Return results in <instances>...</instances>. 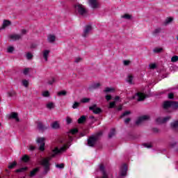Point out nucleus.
<instances>
[{
    "instance_id": "obj_1",
    "label": "nucleus",
    "mask_w": 178,
    "mask_h": 178,
    "mask_svg": "<svg viewBox=\"0 0 178 178\" xmlns=\"http://www.w3.org/2000/svg\"><path fill=\"white\" fill-rule=\"evenodd\" d=\"M79 133V129L77 128H73L70 129V132L67 134L66 137L61 138L59 139V143L60 144H63V147H61L60 149L58 147H56L54 149L52 150V158H55L58 154H63V152H66V150L69 148V146L66 145V143H68V144H70L72 141H73V136H76Z\"/></svg>"
},
{
    "instance_id": "obj_2",
    "label": "nucleus",
    "mask_w": 178,
    "mask_h": 178,
    "mask_svg": "<svg viewBox=\"0 0 178 178\" xmlns=\"http://www.w3.org/2000/svg\"><path fill=\"white\" fill-rule=\"evenodd\" d=\"M101 136H102V131L98 132L97 134L95 136H92L89 137V138L88 139V145L89 147H95V144H97Z\"/></svg>"
},
{
    "instance_id": "obj_3",
    "label": "nucleus",
    "mask_w": 178,
    "mask_h": 178,
    "mask_svg": "<svg viewBox=\"0 0 178 178\" xmlns=\"http://www.w3.org/2000/svg\"><path fill=\"white\" fill-rule=\"evenodd\" d=\"M75 13L80 15L81 16H84L87 13V9L83 6V4L76 3L74 6Z\"/></svg>"
},
{
    "instance_id": "obj_4",
    "label": "nucleus",
    "mask_w": 178,
    "mask_h": 178,
    "mask_svg": "<svg viewBox=\"0 0 178 178\" xmlns=\"http://www.w3.org/2000/svg\"><path fill=\"white\" fill-rule=\"evenodd\" d=\"M40 165L44 167V171L42 175L44 176H47L48 175V172L50 170L49 168V160L47 159H43L40 161Z\"/></svg>"
},
{
    "instance_id": "obj_5",
    "label": "nucleus",
    "mask_w": 178,
    "mask_h": 178,
    "mask_svg": "<svg viewBox=\"0 0 178 178\" xmlns=\"http://www.w3.org/2000/svg\"><path fill=\"white\" fill-rule=\"evenodd\" d=\"M145 120H149V115H142L138 118V119L136 121V126H140L143 122Z\"/></svg>"
},
{
    "instance_id": "obj_6",
    "label": "nucleus",
    "mask_w": 178,
    "mask_h": 178,
    "mask_svg": "<svg viewBox=\"0 0 178 178\" xmlns=\"http://www.w3.org/2000/svg\"><path fill=\"white\" fill-rule=\"evenodd\" d=\"M45 138H38L37 139L38 144H40L39 149L40 151H44L45 149Z\"/></svg>"
},
{
    "instance_id": "obj_7",
    "label": "nucleus",
    "mask_w": 178,
    "mask_h": 178,
    "mask_svg": "<svg viewBox=\"0 0 178 178\" xmlns=\"http://www.w3.org/2000/svg\"><path fill=\"white\" fill-rule=\"evenodd\" d=\"M134 99H137L138 102L144 101L145 99V95L143 92H138L134 96Z\"/></svg>"
},
{
    "instance_id": "obj_8",
    "label": "nucleus",
    "mask_w": 178,
    "mask_h": 178,
    "mask_svg": "<svg viewBox=\"0 0 178 178\" xmlns=\"http://www.w3.org/2000/svg\"><path fill=\"white\" fill-rule=\"evenodd\" d=\"M169 120H170V116H167L165 118L159 117L158 118H156V122L159 124H162L163 123H166L167 122H169Z\"/></svg>"
},
{
    "instance_id": "obj_9",
    "label": "nucleus",
    "mask_w": 178,
    "mask_h": 178,
    "mask_svg": "<svg viewBox=\"0 0 178 178\" xmlns=\"http://www.w3.org/2000/svg\"><path fill=\"white\" fill-rule=\"evenodd\" d=\"M89 109H90V111H92V112L94 113H95V115H98L102 112V109H101L100 108H98L97 106V104H94V105L90 106Z\"/></svg>"
},
{
    "instance_id": "obj_10",
    "label": "nucleus",
    "mask_w": 178,
    "mask_h": 178,
    "mask_svg": "<svg viewBox=\"0 0 178 178\" xmlns=\"http://www.w3.org/2000/svg\"><path fill=\"white\" fill-rule=\"evenodd\" d=\"M91 30H92V26H91V25H86L83 30V37H88V34H90V31H91Z\"/></svg>"
},
{
    "instance_id": "obj_11",
    "label": "nucleus",
    "mask_w": 178,
    "mask_h": 178,
    "mask_svg": "<svg viewBox=\"0 0 178 178\" xmlns=\"http://www.w3.org/2000/svg\"><path fill=\"white\" fill-rule=\"evenodd\" d=\"M48 125H44L41 122H38V130H40V131H44V130H47L48 129Z\"/></svg>"
},
{
    "instance_id": "obj_12",
    "label": "nucleus",
    "mask_w": 178,
    "mask_h": 178,
    "mask_svg": "<svg viewBox=\"0 0 178 178\" xmlns=\"http://www.w3.org/2000/svg\"><path fill=\"white\" fill-rule=\"evenodd\" d=\"M127 173V165L126 164H124L120 169V176L122 177H124Z\"/></svg>"
},
{
    "instance_id": "obj_13",
    "label": "nucleus",
    "mask_w": 178,
    "mask_h": 178,
    "mask_svg": "<svg viewBox=\"0 0 178 178\" xmlns=\"http://www.w3.org/2000/svg\"><path fill=\"white\" fill-rule=\"evenodd\" d=\"M40 169H41L40 167H37L34 168L33 170L31 171L29 174V177H34V176H35V175H37L38 172H40Z\"/></svg>"
},
{
    "instance_id": "obj_14",
    "label": "nucleus",
    "mask_w": 178,
    "mask_h": 178,
    "mask_svg": "<svg viewBox=\"0 0 178 178\" xmlns=\"http://www.w3.org/2000/svg\"><path fill=\"white\" fill-rule=\"evenodd\" d=\"M163 108H164L165 111H169V109H172V102L170 101L165 102L163 103Z\"/></svg>"
},
{
    "instance_id": "obj_15",
    "label": "nucleus",
    "mask_w": 178,
    "mask_h": 178,
    "mask_svg": "<svg viewBox=\"0 0 178 178\" xmlns=\"http://www.w3.org/2000/svg\"><path fill=\"white\" fill-rule=\"evenodd\" d=\"M51 51L48 49H45L42 51V56L45 60V62H48V56H49V53Z\"/></svg>"
},
{
    "instance_id": "obj_16",
    "label": "nucleus",
    "mask_w": 178,
    "mask_h": 178,
    "mask_svg": "<svg viewBox=\"0 0 178 178\" xmlns=\"http://www.w3.org/2000/svg\"><path fill=\"white\" fill-rule=\"evenodd\" d=\"M89 3L92 9H97V8H98L97 0H89Z\"/></svg>"
},
{
    "instance_id": "obj_17",
    "label": "nucleus",
    "mask_w": 178,
    "mask_h": 178,
    "mask_svg": "<svg viewBox=\"0 0 178 178\" xmlns=\"http://www.w3.org/2000/svg\"><path fill=\"white\" fill-rule=\"evenodd\" d=\"M161 31H162V29L161 27H158L153 31L152 34L154 37H158Z\"/></svg>"
},
{
    "instance_id": "obj_18",
    "label": "nucleus",
    "mask_w": 178,
    "mask_h": 178,
    "mask_svg": "<svg viewBox=\"0 0 178 178\" xmlns=\"http://www.w3.org/2000/svg\"><path fill=\"white\" fill-rule=\"evenodd\" d=\"M10 119H15L16 122H19L20 120L19 119L17 113L15 112L11 113V114L10 115Z\"/></svg>"
},
{
    "instance_id": "obj_19",
    "label": "nucleus",
    "mask_w": 178,
    "mask_h": 178,
    "mask_svg": "<svg viewBox=\"0 0 178 178\" xmlns=\"http://www.w3.org/2000/svg\"><path fill=\"white\" fill-rule=\"evenodd\" d=\"M10 38L11 40H14V41H17V40L22 39V35L13 34V35H10Z\"/></svg>"
},
{
    "instance_id": "obj_20",
    "label": "nucleus",
    "mask_w": 178,
    "mask_h": 178,
    "mask_svg": "<svg viewBox=\"0 0 178 178\" xmlns=\"http://www.w3.org/2000/svg\"><path fill=\"white\" fill-rule=\"evenodd\" d=\"M47 40L49 41V42H50L51 44L54 43V41H56V36L54 35H49L47 36Z\"/></svg>"
},
{
    "instance_id": "obj_21",
    "label": "nucleus",
    "mask_w": 178,
    "mask_h": 178,
    "mask_svg": "<svg viewBox=\"0 0 178 178\" xmlns=\"http://www.w3.org/2000/svg\"><path fill=\"white\" fill-rule=\"evenodd\" d=\"M171 129L175 131L178 129V120L171 122Z\"/></svg>"
},
{
    "instance_id": "obj_22",
    "label": "nucleus",
    "mask_w": 178,
    "mask_h": 178,
    "mask_svg": "<svg viewBox=\"0 0 178 178\" xmlns=\"http://www.w3.org/2000/svg\"><path fill=\"white\" fill-rule=\"evenodd\" d=\"M12 23L10 22V21L8 20V19H4L3 22V26L2 29H6V27L10 26Z\"/></svg>"
},
{
    "instance_id": "obj_23",
    "label": "nucleus",
    "mask_w": 178,
    "mask_h": 178,
    "mask_svg": "<svg viewBox=\"0 0 178 178\" xmlns=\"http://www.w3.org/2000/svg\"><path fill=\"white\" fill-rule=\"evenodd\" d=\"M86 120H87V118L86 117V115H82L78 120V123H79V124H81L84 123Z\"/></svg>"
},
{
    "instance_id": "obj_24",
    "label": "nucleus",
    "mask_w": 178,
    "mask_h": 178,
    "mask_svg": "<svg viewBox=\"0 0 178 178\" xmlns=\"http://www.w3.org/2000/svg\"><path fill=\"white\" fill-rule=\"evenodd\" d=\"M133 79H134V76L131 74H128L127 78V81L129 83V84H133Z\"/></svg>"
},
{
    "instance_id": "obj_25",
    "label": "nucleus",
    "mask_w": 178,
    "mask_h": 178,
    "mask_svg": "<svg viewBox=\"0 0 178 178\" xmlns=\"http://www.w3.org/2000/svg\"><path fill=\"white\" fill-rule=\"evenodd\" d=\"M28 170H29V168H27V167L21 168L16 170V173H23Z\"/></svg>"
},
{
    "instance_id": "obj_26",
    "label": "nucleus",
    "mask_w": 178,
    "mask_h": 178,
    "mask_svg": "<svg viewBox=\"0 0 178 178\" xmlns=\"http://www.w3.org/2000/svg\"><path fill=\"white\" fill-rule=\"evenodd\" d=\"M115 133L116 130L114 128L111 129L108 134V138H112L113 136H115Z\"/></svg>"
},
{
    "instance_id": "obj_27",
    "label": "nucleus",
    "mask_w": 178,
    "mask_h": 178,
    "mask_svg": "<svg viewBox=\"0 0 178 178\" xmlns=\"http://www.w3.org/2000/svg\"><path fill=\"white\" fill-rule=\"evenodd\" d=\"M171 109H178V102H171Z\"/></svg>"
},
{
    "instance_id": "obj_28",
    "label": "nucleus",
    "mask_w": 178,
    "mask_h": 178,
    "mask_svg": "<svg viewBox=\"0 0 178 178\" xmlns=\"http://www.w3.org/2000/svg\"><path fill=\"white\" fill-rule=\"evenodd\" d=\"M173 22V18L169 17L167 18L165 22H163L164 26H168V24H170V23H172Z\"/></svg>"
},
{
    "instance_id": "obj_29",
    "label": "nucleus",
    "mask_w": 178,
    "mask_h": 178,
    "mask_svg": "<svg viewBox=\"0 0 178 178\" xmlns=\"http://www.w3.org/2000/svg\"><path fill=\"white\" fill-rule=\"evenodd\" d=\"M87 134H88V130L85 129L83 132L79 134V137H78V138H80V137H84V136H87Z\"/></svg>"
},
{
    "instance_id": "obj_30",
    "label": "nucleus",
    "mask_w": 178,
    "mask_h": 178,
    "mask_svg": "<svg viewBox=\"0 0 178 178\" xmlns=\"http://www.w3.org/2000/svg\"><path fill=\"white\" fill-rule=\"evenodd\" d=\"M22 161H23V162H25V163H27L28 162L30 161V157L27 155H24L22 157Z\"/></svg>"
},
{
    "instance_id": "obj_31",
    "label": "nucleus",
    "mask_w": 178,
    "mask_h": 178,
    "mask_svg": "<svg viewBox=\"0 0 178 178\" xmlns=\"http://www.w3.org/2000/svg\"><path fill=\"white\" fill-rule=\"evenodd\" d=\"M67 94V92L66 90H62L58 92V97H65Z\"/></svg>"
},
{
    "instance_id": "obj_32",
    "label": "nucleus",
    "mask_w": 178,
    "mask_h": 178,
    "mask_svg": "<svg viewBox=\"0 0 178 178\" xmlns=\"http://www.w3.org/2000/svg\"><path fill=\"white\" fill-rule=\"evenodd\" d=\"M108 108L110 109H112L113 108H116V102H110Z\"/></svg>"
},
{
    "instance_id": "obj_33",
    "label": "nucleus",
    "mask_w": 178,
    "mask_h": 178,
    "mask_svg": "<svg viewBox=\"0 0 178 178\" xmlns=\"http://www.w3.org/2000/svg\"><path fill=\"white\" fill-rule=\"evenodd\" d=\"M47 108H48V109H54V108H55V104L52 102H49L47 104Z\"/></svg>"
},
{
    "instance_id": "obj_34",
    "label": "nucleus",
    "mask_w": 178,
    "mask_h": 178,
    "mask_svg": "<svg viewBox=\"0 0 178 178\" xmlns=\"http://www.w3.org/2000/svg\"><path fill=\"white\" fill-rule=\"evenodd\" d=\"M56 168H57V169H64L65 168V163L56 164Z\"/></svg>"
},
{
    "instance_id": "obj_35",
    "label": "nucleus",
    "mask_w": 178,
    "mask_h": 178,
    "mask_svg": "<svg viewBox=\"0 0 178 178\" xmlns=\"http://www.w3.org/2000/svg\"><path fill=\"white\" fill-rule=\"evenodd\" d=\"M122 19H126L127 20H130V19H131V15H129V14H125L124 15L122 16Z\"/></svg>"
},
{
    "instance_id": "obj_36",
    "label": "nucleus",
    "mask_w": 178,
    "mask_h": 178,
    "mask_svg": "<svg viewBox=\"0 0 178 178\" xmlns=\"http://www.w3.org/2000/svg\"><path fill=\"white\" fill-rule=\"evenodd\" d=\"M81 102L82 104H87V103L90 102V98H83L81 99Z\"/></svg>"
},
{
    "instance_id": "obj_37",
    "label": "nucleus",
    "mask_w": 178,
    "mask_h": 178,
    "mask_svg": "<svg viewBox=\"0 0 178 178\" xmlns=\"http://www.w3.org/2000/svg\"><path fill=\"white\" fill-rule=\"evenodd\" d=\"M78 106H80V102H74V104L72 105L73 109H77Z\"/></svg>"
},
{
    "instance_id": "obj_38",
    "label": "nucleus",
    "mask_w": 178,
    "mask_h": 178,
    "mask_svg": "<svg viewBox=\"0 0 178 178\" xmlns=\"http://www.w3.org/2000/svg\"><path fill=\"white\" fill-rule=\"evenodd\" d=\"M16 165H17V163L16 162L10 163L8 165V169H13V168H15V166H16Z\"/></svg>"
},
{
    "instance_id": "obj_39",
    "label": "nucleus",
    "mask_w": 178,
    "mask_h": 178,
    "mask_svg": "<svg viewBox=\"0 0 178 178\" xmlns=\"http://www.w3.org/2000/svg\"><path fill=\"white\" fill-rule=\"evenodd\" d=\"M130 111H125L122 113V115L120 116V118L122 119V118H124L126 116H129V115H130Z\"/></svg>"
},
{
    "instance_id": "obj_40",
    "label": "nucleus",
    "mask_w": 178,
    "mask_h": 178,
    "mask_svg": "<svg viewBox=\"0 0 178 178\" xmlns=\"http://www.w3.org/2000/svg\"><path fill=\"white\" fill-rule=\"evenodd\" d=\"M100 86H101V83H94L92 86V88H93L94 89H97V88H99Z\"/></svg>"
},
{
    "instance_id": "obj_41",
    "label": "nucleus",
    "mask_w": 178,
    "mask_h": 178,
    "mask_svg": "<svg viewBox=\"0 0 178 178\" xmlns=\"http://www.w3.org/2000/svg\"><path fill=\"white\" fill-rule=\"evenodd\" d=\"M177 60H178V56H174L171 58V62H172V63H176V62H177Z\"/></svg>"
},
{
    "instance_id": "obj_42",
    "label": "nucleus",
    "mask_w": 178,
    "mask_h": 178,
    "mask_svg": "<svg viewBox=\"0 0 178 178\" xmlns=\"http://www.w3.org/2000/svg\"><path fill=\"white\" fill-rule=\"evenodd\" d=\"M51 127L53 129H58L59 127V124H58V122H55L52 124Z\"/></svg>"
},
{
    "instance_id": "obj_43",
    "label": "nucleus",
    "mask_w": 178,
    "mask_h": 178,
    "mask_svg": "<svg viewBox=\"0 0 178 178\" xmlns=\"http://www.w3.org/2000/svg\"><path fill=\"white\" fill-rule=\"evenodd\" d=\"M15 95H16V92H15L14 90L8 92L9 97H15Z\"/></svg>"
},
{
    "instance_id": "obj_44",
    "label": "nucleus",
    "mask_w": 178,
    "mask_h": 178,
    "mask_svg": "<svg viewBox=\"0 0 178 178\" xmlns=\"http://www.w3.org/2000/svg\"><path fill=\"white\" fill-rule=\"evenodd\" d=\"M162 51H163V49H162V48H156L154 49V51L157 54L161 53Z\"/></svg>"
},
{
    "instance_id": "obj_45",
    "label": "nucleus",
    "mask_w": 178,
    "mask_h": 178,
    "mask_svg": "<svg viewBox=\"0 0 178 178\" xmlns=\"http://www.w3.org/2000/svg\"><path fill=\"white\" fill-rule=\"evenodd\" d=\"M26 58L27 59H29V60L31 59H33V54H31V53L29 52L26 54Z\"/></svg>"
},
{
    "instance_id": "obj_46",
    "label": "nucleus",
    "mask_w": 178,
    "mask_h": 178,
    "mask_svg": "<svg viewBox=\"0 0 178 178\" xmlns=\"http://www.w3.org/2000/svg\"><path fill=\"white\" fill-rule=\"evenodd\" d=\"M22 84L24 87H29V81L26 79L22 81Z\"/></svg>"
},
{
    "instance_id": "obj_47",
    "label": "nucleus",
    "mask_w": 178,
    "mask_h": 178,
    "mask_svg": "<svg viewBox=\"0 0 178 178\" xmlns=\"http://www.w3.org/2000/svg\"><path fill=\"white\" fill-rule=\"evenodd\" d=\"M143 147H145V148H152V145L150 143H144Z\"/></svg>"
},
{
    "instance_id": "obj_48",
    "label": "nucleus",
    "mask_w": 178,
    "mask_h": 178,
    "mask_svg": "<svg viewBox=\"0 0 178 178\" xmlns=\"http://www.w3.org/2000/svg\"><path fill=\"white\" fill-rule=\"evenodd\" d=\"M13 51H15V48L13 47H9L8 48V52H9V54H12Z\"/></svg>"
},
{
    "instance_id": "obj_49",
    "label": "nucleus",
    "mask_w": 178,
    "mask_h": 178,
    "mask_svg": "<svg viewBox=\"0 0 178 178\" xmlns=\"http://www.w3.org/2000/svg\"><path fill=\"white\" fill-rule=\"evenodd\" d=\"M123 64L124 66H129V65H130V60H124Z\"/></svg>"
},
{
    "instance_id": "obj_50",
    "label": "nucleus",
    "mask_w": 178,
    "mask_h": 178,
    "mask_svg": "<svg viewBox=\"0 0 178 178\" xmlns=\"http://www.w3.org/2000/svg\"><path fill=\"white\" fill-rule=\"evenodd\" d=\"M175 95L173 94V93H169L168 94V98H169V99H173L175 97Z\"/></svg>"
},
{
    "instance_id": "obj_51",
    "label": "nucleus",
    "mask_w": 178,
    "mask_h": 178,
    "mask_svg": "<svg viewBox=\"0 0 178 178\" xmlns=\"http://www.w3.org/2000/svg\"><path fill=\"white\" fill-rule=\"evenodd\" d=\"M42 95H43V97H49V92H48V91H44V92L42 93Z\"/></svg>"
},
{
    "instance_id": "obj_52",
    "label": "nucleus",
    "mask_w": 178,
    "mask_h": 178,
    "mask_svg": "<svg viewBox=\"0 0 178 178\" xmlns=\"http://www.w3.org/2000/svg\"><path fill=\"white\" fill-rule=\"evenodd\" d=\"M130 120H131L130 118H126L124 120L125 124H129V123H130Z\"/></svg>"
},
{
    "instance_id": "obj_53",
    "label": "nucleus",
    "mask_w": 178,
    "mask_h": 178,
    "mask_svg": "<svg viewBox=\"0 0 178 178\" xmlns=\"http://www.w3.org/2000/svg\"><path fill=\"white\" fill-rule=\"evenodd\" d=\"M72 118H70V117L67 118V124H70V123H72Z\"/></svg>"
},
{
    "instance_id": "obj_54",
    "label": "nucleus",
    "mask_w": 178,
    "mask_h": 178,
    "mask_svg": "<svg viewBox=\"0 0 178 178\" xmlns=\"http://www.w3.org/2000/svg\"><path fill=\"white\" fill-rule=\"evenodd\" d=\"M113 89L111 88H106V89L104 90V92H111V91H112Z\"/></svg>"
},
{
    "instance_id": "obj_55",
    "label": "nucleus",
    "mask_w": 178,
    "mask_h": 178,
    "mask_svg": "<svg viewBox=\"0 0 178 178\" xmlns=\"http://www.w3.org/2000/svg\"><path fill=\"white\" fill-rule=\"evenodd\" d=\"M55 83V78H52L51 80L49 81L48 83L50 85L54 84Z\"/></svg>"
},
{
    "instance_id": "obj_56",
    "label": "nucleus",
    "mask_w": 178,
    "mask_h": 178,
    "mask_svg": "<svg viewBox=\"0 0 178 178\" xmlns=\"http://www.w3.org/2000/svg\"><path fill=\"white\" fill-rule=\"evenodd\" d=\"M105 98H106V101H111V99H112V96L106 95Z\"/></svg>"
},
{
    "instance_id": "obj_57",
    "label": "nucleus",
    "mask_w": 178,
    "mask_h": 178,
    "mask_svg": "<svg viewBox=\"0 0 178 178\" xmlns=\"http://www.w3.org/2000/svg\"><path fill=\"white\" fill-rule=\"evenodd\" d=\"M149 67H150V69H156V64H150Z\"/></svg>"
},
{
    "instance_id": "obj_58",
    "label": "nucleus",
    "mask_w": 178,
    "mask_h": 178,
    "mask_svg": "<svg viewBox=\"0 0 178 178\" xmlns=\"http://www.w3.org/2000/svg\"><path fill=\"white\" fill-rule=\"evenodd\" d=\"M29 68H25L24 70V74H25V76L29 74Z\"/></svg>"
},
{
    "instance_id": "obj_59",
    "label": "nucleus",
    "mask_w": 178,
    "mask_h": 178,
    "mask_svg": "<svg viewBox=\"0 0 178 178\" xmlns=\"http://www.w3.org/2000/svg\"><path fill=\"white\" fill-rule=\"evenodd\" d=\"M26 34H27V31L26 29H22L21 35H24Z\"/></svg>"
},
{
    "instance_id": "obj_60",
    "label": "nucleus",
    "mask_w": 178,
    "mask_h": 178,
    "mask_svg": "<svg viewBox=\"0 0 178 178\" xmlns=\"http://www.w3.org/2000/svg\"><path fill=\"white\" fill-rule=\"evenodd\" d=\"M81 58H76L74 60L75 63H79V62H81Z\"/></svg>"
},
{
    "instance_id": "obj_61",
    "label": "nucleus",
    "mask_w": 178,
    "mask_h": 178,
    "mask_svg": "<svg viewBox=\"0 0 178 178\" xmlns=\"http://www.w3.org/2000/svg\"><path fill=\"white\" fill-rule=\"evenodd\" d=\"M29 149H30V151H34V149H35V147H34L33 145H30L29 146Z\"/></svg>"
},
{
    "instance_id": "obj_62",
    "label": "nucleus",
    "mask_w": 178,
    "mask_h": 178,
    "mask_svg": "<svg viewBox=\"0 0 178 178\" xmlns=\"http://www.w3.org/2000/svg\"><path fill=\"white\" fill-rule=\"evenodd\" d=\"M154 133H158L159 131V129L158 128H153Z\"/></svg>"
},
{
    "instance_id": "obj_63",
    "label": "nucleus",
    "mask_w": 178,
    "mask_h": 178,
    "mask_svg": "<svg viewBox=\"0 0 178 178\" xmlns=\"http://www.w3.org/2000/svg\"><path fill=\"white\" fill-rule=\"evenodd\" d=\"M118 111H122L123 109L122 106H120L119 107L117 108Z\"/></svg>"
},
{
    "instance_id": "obj_64",
    "label": "nucleus",
    "mask_w": 178,
    "mask_h": 178,
    "mask_svg": "<svg viewBox=\"0 0 178 178\" xmlns=\"http://www.w3.org/2000/svg\"><path fill=\"white\" fill-rule=\"evenodd\" d=\"M120 99V97H119V96H116L115 98V101H119Z\"/></svg>"
}]
</instances>
